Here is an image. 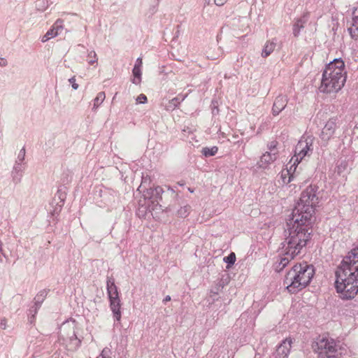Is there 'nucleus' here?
<instances>
[{"mask_svg":"<svg viewBox=\"0 0 358 358\" xmlns=\"http://www.w3.org/2000/svg\"><path fill=\"white\" fill-rule=\"evenodd\" d=\"M317 191L316 186H308L301 192L299 200L287 221V227L292 229L294 234H300L303 238L307 236L311 237L313 218L319 203Z\"/></svg>","mask_w":358,"mask_h":358,"instance_id":"1","label":"nucleus"},{"mask_svg":"<svg viewBox=\"0 0 358 358\" xmlns=\"http://www.w3.org/2000/svg\"><path fill=\"white\" fill-rule=\"evenodd\" d=\"M335 288L342 299H354L358 294V247L343 259L336 273Z\"/></svg>","mask_w":358,"mask_h":358,"instance_id":"2","label":"nucleus"},{"mask_svg":"<svg viewBox=\"0 0 358 358\" xmlns=\"http://www.w3.org/2000/svg\"><path fill=\"white\" fill-rule=\"evenodd\" d=\"M345 81L344 62L341 59H335L326 66L319 89L326 94L337 93L343 88Z\"/></svg>","mask_w":358,"mask_h":358,"instance_id":"3","label":"nucleus"},{"mask_svg":"<svg viewBox=\"0 0 358 358\" xmlns=\"http://www.w3.org/2000/svg\"><path fill=\"white\" fill-rule=\"evenodd\" d=\"M314 275L311 265L303 262L294 264L287 273L284 285L290 294H296L306 287Z\"/></svg>","mask_w":358,"mask_h":358,"instance_id":"4","label":"nucleus"},{"mask_svg":"<svg viewBox=\"0 0 358 358\" xmlns=\"http://www.w3.org/2000/svg\"><path fill=\"white\" fill-rule=\"evenodd\" d=\"M286 231L287 235L283 246L284 257L281 259L280 262L282 267H285L290 260L299 255L301 250L306 246L311 238L309 236L303 238L299 235L300 234H296V232L294 234L292 231V229L287 227Z\"/></svg>","mask_w":358,"mask_h":358,"instance_id":"5","label":"nucleus"},{"mask_svg":"<svg viewBox=\"0 0 358 358\" xmlns=\"http://www.w3.org/2000/svg\"><path fill=\"white\" fill-rule=\"evenodd\" d=\"M313 351L319 358H341L345 349L333 338H320L313 344Z\"/></svg>","mask_w":358,"mask_h":358,"instance_id":"6","label":"nucleus"},{"mask_svg":"<svg viewBox=\"0 0 358 358\" xmlns=\"http://www.w3.org/2000/svg\"><path fill=\"white\" fill-rule=\"evenodd\" d=\"M313 140L309 137L302 138L295 147L294 156V163L301 162V160L313 150Z\"/></svg>","mask_w":358,"mask_h":358,"instance_id":"7","label":"nucleus"},{"mask_svg":"<svg viewBox=\"0 0 358 358\" xmlns=\"http://www.w3.org/2000/svg\"><path fill=\"white\" fill-rule=\"evenodd\" d=\"M293 340L291 337H287L282 340L277 346L273 356L274 358H287L292 348Z\"/></svg>","mask_w":358,"mask_h":358,"instance_id":"8","label":"nucleus"},{"mask_svg":"<svg viewBox=\"0 0 358 358\" xmlns=\"http://www.w3.org/2000/svg\"><path fill=\"white\" fill-rule=\"evenodd\" d=\"M336 129V120L330 119L329 120L324 127H323L320 138L324 141H328L330 140L334 135L335 131Z\"/></svg>","mask_w":358,"mask_h":358,"instance_id":"9","label":"nucleus"},{"mask_svg":"<svg viewBox=\"0 0 358 358\" xmlns=\"http://www.w3.org/2000/svg\"><path fill=\"white\" fill-rule=\"evenodd\" d=\"M63 29V20H57L52 28L47 31V33L43 36L42 42H46L52 38L57 36L59 32Z\"/></svg>","mask_w":358,"mask_h":358,"instance_id":"10","label":"nucleus"},{"mask_svg":"<svg viewBox=\"0 0 358 358\" xmlns=\"http://www.w3.org/2000/svg\"><path fill=\"white\" fill-rule=\"evenodd\" d=\"M287 104V98L286 96H278L273 104L271 113L274 116L279 115V113L285 109Z\"/></svg>","mask_w":358,"mask_h":358,"instance_id":"11","label":"nucleus"},{"mask_svg":"<svg viewBox=\"0 0 358 358\" xmlns=\"http://www.w3.org/2000/svg\"><path fill=\"white\" fill-rule=\"evenodd\" d=\"M277 157L278 152H266L261 156L259 161L258 162V165L261 168H266L271 163L275 162Z\"/></svg>","mask_w":358,"mask_h":358,"instance_id":"12","label":"nucleus"},{"mask_svg":"<svg viewBox=\"0 0 358 358\" xmlns=\"http://www.w3.org/2000/svg\"><path fill=\"white\" fill-rule=\"evenodd\" d=\"M110 301V308L112 310L114 317H115L117 321H120L121 320V301L120 297H112L109 299Z\"/></svg>","mask_w":358,"mask_h":358,"instance_id":"13","label":"nucleus"},{"mask_svg":"<svg viewBox=\"0 0 358 358\" xmlns=\"http://www.w3.org/2000/svg\"><path fill=\"white\" fill-rule=\"evenodd\" d=\"M348 30L352 38H358V8L353 10L351 26Z\"/></svg>","mask_w":358,"mask_h":358,"instance_id":"14","label":"nucleus"},{"mask_svg":"<svg viewBox=\"0 0 358 358\" xmlns=\"http://www.w3.org/2000/svg\"><path fill=\"white\" fill-rule=\"evenodd\" d=\"M106 288L109 299H111L112 297H120L117 287L115 285L114 279L113 278H108L106 282Z\"/></svg>","mask_w":358,"mask_h":358,"instance_id":"15","label":"nucleus"},{"mask_svg":"<svg viewBox=\"0 0 358 358\" xmlns=\"http://www.w3.org/2000/svg\"><path fill=\"white\" fill-rule=\"evenodd\" d=\"M275 46V42L267 41L262 50V56L264 58L269 56L274 51Z\"/></svg>","mask_w":358,"mask_h":358,"instance_id":"16","label":"nucleus"},{"mask_svg":"<svg viewBox=\"0 0 358 358\" xmlns=\"http://www.w3.org/2000/svg\"><path fill=\"white\" fill-rule=\"evenodd\" d=\"M106 94L103 92H100L97 94L96 98L94 99L93 109L96 110L105 100Z\"/></svg>","mask_w":358,"mask_h":358,"instance_id":"17","label":"nucleus"},{"mask_svg":"<svg viewBox=\"0 0 358 358\" xmlns=\"http://www.w3.org/2000/svg\"><path fill=\"white\" fill-rule=\"evenodd\" d=\"M218 151V148L217 146H213L212 148H203L202 150V154L205 157H210L214 156Z\"/></svg>","mask_w":358,"mask_h":358,"instance_id":"18","label":"nucleus"},{"mask_svg":"<svg viewBox=\"0 0 358 358\" xmlns=\"http://www.w3.org/2000/svg\"><path fill=\"white\" fill-rule=\"evenodd\" d=\"M300 162H296L294 163V157H292V159H290L289 164L287 165V168L285 169L286 171H289V173L292 175L294 176V172L296 171V167H297V165L299 164Z\"/></svg>","mask_w":358,"mask_h":358,"instance_id":"19","label":"nucleus"},{"mask_svg":"<svg viewBox=\"0 0 358 358\" xmlns=\"http://www.w3.org/2000/svg\"><path fill=\"white\" fill-rule=\"evenodd\" d=\"M294 176L289 173L288 171L283 169L281 171V178L283 183L288 184L293 180Z\"/></svg>","mask_w":358,"mask_h":358,"instance_id":"20","label":"nucleus"},{"mask_svg":"<svg viewBox=\"0 0 358 358\" xmlns=\"http://www.w3.org/2000/svg\"><path fill=\"white\" fill-rule=\"evenodd\" d=\"M305 22L302 20H299L294 25L293 33L295 36H298L301 29L304 27Z\"/></svg>","mask_w":358,"mask_h":358,"instance_id":"21","label":"nucleus"},{"mask_svg":"<svg viewBox=\"0 0 358 358\" xmlns=\"http://www.w3.org/2000/svg\"><path fill=\"white\" fill-rule=\"evenodd\" d=\"M98 57L94 51H90L87 55V62L90 65H94L97 62Z\"/></svg>","mask_w":358,"mask_h":358,"instance_id":"22","label":"nucleus"},{"mask_svg":"<svg viewBox=\"0 0 358 358\" xmlns=\"http://www.w3.org/2000/svg\"><path fill=\"white\" fill-rule=\"evenodd\" d=\"M224 261L229 264V265L227 266V268H229L231 265L234 264L236 262L235 253L231 252L227 257H224Z\"/></svg>","mask_w":358,"mask_h":358,"instance_id":"23","label":"nucleus"},{"mask_svg":"<svg viewBox=\"0 0 358 358\" xmlns=\"http://www.w3.org/2000/svg\"><path fill=\"white\" fill-rule=\"evenodd\" d=\"M278 145V142L275 140L271 141L268 144V149L270 150V152H277V148Z\"/></svg>","mask_w":358,"mask_h":358,"instance_id":"24","label":"nucleus"},{"mask_svg":"<svg viewBox=\"0 0 358 358\" xmlns=\"http://www.w3.org/2000/svg\"><path fill=\"white\" fill-rule=\"evenodd\" d=\"M69 339L75 348H77L79 345L80 341L78 339L74 331H73L72 334L69 336Z\"/></svg>","mask_w":358,"mask_h":358,"instance_id":"25","label":"nucleus"},{"mask_svg":"<svg viewBox=\"0 0 358 358\" xmlns=\"http://www.w3.org/2000/svg\"><path fill=\"white\" fill-rule=\"evenodd\" d=\"M133 74L136 78H140L141 76V67L138 64H135L133 69Z\"/></svg>","mask_w":358,"mask_h":358,"instance_id":"26","label":"nucleus"},{"mask_svg":"<svg viewBox=\"0 0 358 358\" xmlns=\"http://www.w3.org/2000/svg\"><path fill=\"white\" fill-rule=\"evenodd\" d=\"M136 100V103H145L147 102L148 99L145 94H141L140 95H138L137 96Z\"/></svg>","mask_w":358,"mask_h":358,"instance_id":"27","label":"nucleus"},{"mask_svg":"<svg viewBox=\"0 0 358 358\" xmlns=\"http://www.w3.org/2000/svg\"><path fill=\"white\" fill-rule=\"evenodd\" d=\"M69 82L74 90H77L78 88V85L76 83L75 77H72L71 78H70Z\"/></svg>","mask_w":358,"mask_h":358,"instance_id":"28","label":"nucleus"},{"mask_svg":"<svg viewBox=\"0 0 358 358\" xmlns=\"http://www.w3.org/2000/svg\"><path fill=\"white\" fill-rule=\"evenodd\" d=\"M227 0H214L215 3L219 6H223L227 2Z\"/></svg>","mask_w":358,"mask_h":358,"instance_id":"29","label":"nucleus"},{"mask_svg":"<svg viewBox=\"0 0 358 358\" xmlns=\"http://www.w3.org/2000/svg\"><path fill=\"white\" fill-rule=\"evenodd\" d=\"M107 351L106 350H103L101 354V355L98 358H110L108 356H106Z\"/></svg>","mask_w":358,"mask_h":358,"instance_id":"30","label":"nucleus"},{"mask_svg":"<svg viewBox=\"0 0 358 358\" xmlns=\"http://www.w3.org/2000/svg\"><path fill=\"white\" fill-rule=\"evenodd\" d=\"M7 64V62L6 59H3V58H0V66H6Z\"/></svg>","mask_w":358,"mask_h":358,"instance_id":"31","label":"nucleus"},{"mask_svg":"<svg viewBox=\"0 0 358 358\" xmlns=\"http://www.w3.org/2000/svg\"><path fill=\"white\" fill-rule=\"evenodd\" d=\"M136 64H138V66H140V67L142 65V59L141 58H138L137 61H136Z\"/></svg>","mask_w":358,"mask_h":358,"instance_id":"32","label":"nucleus"},{"mask_svg":"<svg viewBox=\"0 0 358 358\" xmlns=\"http://www.w3.org/2000/svg\"><path fill=\"white\" fill-rule=\"evenodd\" d=\"M171 301V296L168 295V296H166L164 298V303H166L167 301Z\"/></svg>","mask_w":358,"mask_h":358,"instance_id":"33","label":"nucleus"},{"mask_svg":"<svg viewBox=\"0 0 358 358\" xmlns=\"http://www.w3.org/2000/svg\"><path fill=\"white\" fill-rule=\"evenodd\" d=\"M155 191L157 192V194H159L161 192H162V189L159 187H157V188H155Z\"/></svg>","mask_w":358,"mask_h":358,"instance_id":"34","label":"nucleus"}]
</instances>
